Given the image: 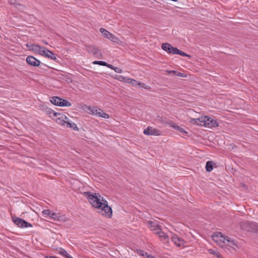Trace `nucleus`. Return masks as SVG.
<instances>
[{"instance_id": "obj_1", "label": "nucleus", "mask_w": 258, "mask_h": 258, "mask_svg": "<svg viewBox=\"0 0 258 258\" xmlns=\"http://www.w3.org/2000/svg\"><path fill=\"white\" fill-rule=\"evenodd\" d=\"M84 195L92 207L100 210L99 211L100 214L108 218L112 217V208L108 205V202L103 197H102L99 194L90 191L84 192Z\"/></svg>"}, {"instance_id": "obj_2", "label": "nucleus", "mask_w": 258, "mask_h": 258, "mask_svg": "<svg viewBox=\"0 0 258 258\" xmlns=\"http://www.w3.org/2000/svg\"><path fill=\"white\" fill-rule=\"evenodd\" d=\"M212 239L221 247L224 246V244L226 242L231 245L235 244L234 240H230L228 237H224L220 232L214 233L212 236Z\"/></svg>"}, {"instance_id": "obj_3", "label": "nucleus", "mask_w": 258, "mask_h": 258, "mask_svg": "<svg viewBox=\"0 0 258 258\" xmlns=\"http://www.w3.org/2000/svg\"><path fill=\"white\" fill-rule=\"evenodd\" d=\"M162 49L168 52V53H172L175 54H179L181 56H187L190 57V56L184 52L182 51L176 47H174L169 43H164L161 46Z\"/></svg>"}, {"instance_id": "obj_4", "label": "nucleus", "mask_w": 258, "mask_h": 258, "mask_svg": "<svg viewBox=\"0 0 258 258\" xmlns=\"http://www.w3.org/2000/svg\"><path fill=\"white\" fill-rule=\"evenodd\" d=\"M149 223L151 224L152 230H154L160 238H163L165 240L168 239V235L161 231L158 225L151 221H149Z\"/></svg>"}, {"instance_id": "obj_5", "label": "nucleus", "mask_w": 258, "mask_h": 258, "mask_svg": "<svg viewBox=\"0 0 258 258\" xmlns=\"http://www.w3.org/2000/svg\"><path fill=\"white\" fill-rule=\"evenodd\" d=\"M12 220L13 222L19 227L26 228L28 227H32V225L30 223L21 218L18 217H12Z\"/></svg>"}, {"instance_id": "obj_6", "label": "nucleus", "mask_w": 258, "mask_h": 258, "mask_svg": "<svg viewBox=\"0 0 258 258\" xmlns=\"http://www.w3.org/2000/svg\"><path fill=\"white\" fill-rule=\"evenodd\" d=\"M50 117L54 120L57 123L62 124L63 121H64L65 119H67L68 117L63 114L60 113H53L52 116Z\"/></svg>"}, {"instance_id": "obj_7", "label": "nucleus", "mask_w": 258, "mask_h": 258, "mask_svg": "<svg viewBox=\"0 0 258 258\" xmlns=\"http://www.w3.org/2000/svg\"><path fill=\"white\" fill-rule=\"evenodd\" d=\"M86 47L89 53L93 54L97 58H100L102 56V53L100 52V50L94 45H86Z\"/></svg>"}, {"instance_id": "obj_8", "label": "nucleus", "mask_w": 258, "mask_h": 258, "mask_svg": "<svg viewBox=\"0 0 258 258\" xmlns=\"http://www.w3.org/2000/svg\"><path fill=\"white\" fill-rule=\"evenodd\" d=\"M144 134L147 136H158L161 135V132L156 128H153L152 127L148 126L145 128L143 132Z\"/></svg>"}, {"instance_id": "obj_9", "label": "nucleus", "mask_w": 258, "mask_h": 258, "mask_svg": "<svg viewBox=\"0 0 258 258\" xmlns=\"http://www.w3.org/2000/svg\"><path fill=\"white\" fill-rule=\"evenodd\" d=\"M27 63L31 66L38 67L40 66L41 62L33 56L29 55L26 57Z\"/></svg>"}, {"instance_id": "obj_10", "label": "nucleus", "mask_w": 258, "mask_h": 258, "mask_svg": "<svg viewBox=\"0 0 258 258\" xmlns=\"http://www.w3.org/2000/svg\"><path fill=\"white\" fill-rule=\"evenodd\" d=\"M253 222H242L240 224V227L245 231L251 232V231H252V227H253Z\"/></svg>"}, {"instance_id": "obj_11", "label": "nucleus", "mask_w": 258, "mask_h": 258, "mask_svg": "<svg viewBox=\"0 0 258 258\" xmlns=\"http://www.w3.org/2000/svg\"><path fill=\"white\" fill-rule=\"evenodd\" d=\"M172 241L177 247L184 246L185 243V241L183 239L179 237L175 234L172 236Z\"/></svg>"}, {"instance_id": "obj_12", "label": "nucleus", "mask_w": 258, "mask_h": 258, "mask_svg": "<svg viewBox=\"0 0 258 258\" xmlns=\"http://www.w3.org/2000/svg\"><path fill=\"white\" fill-rule=\"evenodd\" d=\"M127 80V83L128 84H132L134 86H138L140 88L144 87L145 86V84L142 83L141 82H138V81L134 80L133 79L128 78Z\"/></svg>"}, {"instance_id": "obj_13", "label": "nucleus", "mask_w": 258, "mask_h": 258, "mask_svg": "<svg viewBox=\"0 0 258 258\" xmlns=\"http://www.w3.org/2000/svg\"><path fill=\"white\" fill-rule=\"evenodd\" d=\"M50 217L54 220H56L58 221H66L67 220V218L64 215H58L56 213L53 212L51 213Z\"/></svg>"}, {"instance_id": "obj_14", "label": "nucleus", "mask_w": 258, "mask_h": 258, "mask_svg": "<svg viewBox=\"0 0 258 258\" xmlns=\"http://www.w3.org/2000/svg\"><path fill=\"white\" fill-rule=\"evenodd\" d=\"M204 118H205V117H203V116L198 118H191L190 120V122L196 125L203 126L202 124L203 122V119Z\"/></svg>"}, {"instance_id": "obj_15", "label": "nucleus", "mask_w": 258, "mask_h": 258, "mask_svg": "<svg viewBox=\"0 0 258 258\" xmlns=\"http://www.w3.org/2000/svg\"><path fill=\"white\" fill-rule=\"evenodd\" d=\"M71 105H72L71 103L70 102H69V101H68L66 99H62L61 98H60V97L59 98V103L58 104V106L69 107V106H71Z\"/></svg>"}, {"instance_id": "obj_16", "label": "nucleus", "mask_w": 258, "mask_h": 258, "mask_svg": "<svg viewBox=\"0 0 258 258\" xmlns=\"http://www.w3.org/2000/svg\"><path fill=\"white\" fill-rule=\"evenodd\" d=\"M88 110L90 111L93 114H96L97 115L99 116V114L100 112L101 113L102 112V110L97 108V107L93 106V107H89Z\"/></svg>"}, {"instance_id": "obj_17", "label": "nucleus", "mask_w": 258, "mask_h": 258, "mask_svg": "<svg viewBox=\"0 0 258 258\" xmlns=\"http://www.w3.org/2000/svg\"><path fill=\"white\" fill-rule=\"evenodd\" d=\"M45 53H44V54H43V56H45L46 57L50 58L52 60L56 59V57H55L54 54L50 50L45 48Z\"/></svg>"}, {"instance_id": "obj_18", "label": "nucleus", "mask_w": 258, "mask_h": 258, "mask_svg": "<svg viewBox=\"0 0 258 258\" xmlns=\"http://www.w3.org/2000/svg\"><path fill=\"white\" fill-rule=\"evenodd\" d=\"M166 72L168 74H173L174 75L176 76H179V77H183V78L186 77V76H187V75L185 74L181 73H180L179 72L174 71V70H170V71L167 70V71H166Z\"/></svg>"}, {"instance_id": "obj_19", "label": "nucleus", "mask_w": 258, "mask_h": 258, "mask_svg": "<svg viewBox=\"0 0 258 258\" xmlns=\"http://www.w3.org/2000/svg\"><path fill=\"white\" fill-rule=\"evenodd\" d=\"M108 39L118 44H121L122 43V41L113 34H111Z\"/></svg>"}, {"instance_id": "obj_20", "label": "nucleus", "mask_w": 258, "mask_h": 258, "mask_svg": "<svg viewBox=\"0 0 258 258\" xmlns=\"http://www.w3.org/2000/svg\"><path fill=\"white\" fill-rule=\"evenodd\" d=\"M26 46L29 50L36 52L39 45L34 44H26Z\"/></svg>"}, {"instance_id": "obj_21", "label": "nucleus", "mask_w": 258, "mask_h": 258, "mask_svg": "<svg viewBox=\"0 0 258 258\" xmlns=\"http://www.w3.org/2000/svg\"><path fill=\"white\" fill-rule=\"evenodd\" d=\"M203 117H205V118L203 119V124H202L203 126L209 127V125H210V121L211 120L212 118H211L210 117H209L208 116H203Z\"/></svg>"}, {"instance_id": "obj_22", "label": "nucleus", "mask_w": 258, "mask_h": 258, "mask_svg": "<svg viewBox=\"0 0 258 258\" xmlns=\"http://www.w3.org/2000/svg\"><path fill=\"white\" fill-rule=\"evenodd\" d=\"M213 162L211 161H208L206 163V169L207 172H211L213 169Z\"/></svg>"}, {"instance_id": "obj_23", "label": "nucleus", "mask_w": 258, "mask_h": 258, "mask_svg": "<svg viewBox=\"0 0 258 258\" xmlns=\"http://www.w3.org/2000/svg\"><path fill=\"white\" fill-rule=\"evenodd\" d=\"M170 126H171L172 128H174L176 130L179 131L181 133L187 134V132H185L183 128L180 127L174 122H172L171 123Z\"/></svg>"}, {"instance_id": "obj_24", "label": "nucleus", "mask_w": 258, "mask_h": 258, "mask_svg": "<svg viewBox=\"0 0 258 258\" xmlns=\"http://www.w3.org/2000/svg\"><path fill=\"white\" fill-rule=\"evenodd\" d=\"M100 32L102 34V35L106 38L109 39V36L111 35V33H110L108 30L101 28L100 29Z\"/></svg>"}, {"instance_id": "obj_25", "label": "nucleus", "mask_w": 258, "mask_h": 258, "mask_svg": "<svg viewBox=\"0 0 258 258\" xmlns=\"http://www.w3.org/2000/svg\"><path fill=\"white\" fill-rule=\"evenodd\" d=\"M114 78L118 81L125 82V83H127V80L128 79V78L126 77H124V76H122L121 75H116L114 77Z\"/></svg>"}, {"instance_id": "obj_26", "label": "nucleus", "mask_w": 258, "mask_h": 258, "mask_svg": "<svg viewBox=\"0 0 258 258\" xmlns=\"http://www.w3.org/2000/svg\"><path fill=\"white\" fill-rule=\"evenodd\" d=\"M59 97L57 96L51 97L50 98L49 100L52 104L56 106H58V104L59 103Z\"/></svg>"}, {"instance_id": "obj_27", "label": "nucleus", "mask_w": 258, "mask_h": 258, "mask_svg": "<svg viewBox=\"0 0 258 258\" xmlns=\"http://www.w3.org/2000/svg\"><path fill=\"white\" fill-rule=\"evenodd\" d=\"M9 3L11 5L15 6L16 8H20V7H23V6L20 3H18L17 0H9Z\"/></svg>"}, {"instance_id": "obj_28", "label": "nucleus", "mask_w": 258, "mask_h": 258, "mask_svg": "<svg viewBox=\"0 0 258 258\" xmlns=\"http://www.w3.org/2000/svg\"><path fill=\"white\" fill-rule=\"evenodd\" d=\"M58 252L60 254L62 255L64 257H67L69 255L68 252L62 248H58Z\"/></svg>"}, {"instance_id": "obj_29", "label": "nucleus", "mask_w": 258, "mask_h": 258, "mask_svg": "<svg viewBox=\"0 0 258 258\" xmlns=\"http://www.w3.org/2000/svg\"><path fill=\"white\" fill-rule=\"evenodd\" d=\"M208 252L209 253L215 255L217 256V257H220V253L217 251L216 250L213 249H209L208 250Z\"/></svg>"}, {"instance_id": "obj_30", "label": "nucleus", "mask_w": 258, "mask_h": 258, "mask_svg": "<svg viewBox=\"0 0 258 258\" xmlns=\"http://www.w3.org/2000/svg\"><path fill=\"white\" fill-rule=\"evenodd\" d=\"M218 126V123L217 122V121L216 119H214L212 118L211 120L210 121L209 127H217Z\"/></svg>"}, {"instance_id": "obj_31", "label": "nucleus", "mask_w": 258, "mask_h": 258, "mask_svg": "<svg viewBox=\"0 0 258 258\" xmlns=\"http://www.w3.org/2000/svg\"><path fill=\"white\" fill-rule=\"evenodd\" d=\"M46 48L39 46V47L38 48V50H37L36 52L38 54H39L41 55H42L44 54V53H45V49Z\"/></svg>"}, {"instance_id": "obj_32", "label": "nucleus", "mask_w": 258, "mask_h": 258, "mask_svg": "<svg viewBox=\"0 0 258 258\" xmlns=\"http://www.w3.org/2000/svg\"><path fill=\"white\" fill-rule=\"evenodd\" d=\"M44 109L45 110L46 113L47 114L49 115L50 116H52V115L53 114V113H56V112H54L52 109H51L47 107H45Z\"/></svg>"}, {"instance_id": "obj_33", "label": "nucleus", "mask_w": 258, "mask_h": 258, "mask_svg": "<svg viewBox=\"0 0 258 258\" xmlns=\"http://www.w3.org/2000/svg\"><path fill=\"white\" fill-rule=\"evenodd\" d=\"M251 232L258 233V223L253 222Z\"/></svg>"}, {"instance_id": "obj_34", "label": "nucleus", "mask_w": 258, "mask_h": 258, "mask_svg": "<svg viewBox=\"0 0 258 258\" xmlns=\"http://www.w3.org/2000/svg\"><path fill=\"white\" fill-rule=\"evenodd\" d=\"M93 63L94 64H99L100 66H105L106 65L107 62L103 61L95 60L93 62Z\"/></svg>"}, {"instance_id": "obj_35", "label": "nucleus", "mask_w": 258, "mask_h": 258, "mask_svg": "<svg viewBox=\"0 0 258 258\" xmlns=\"http://www.w3.org/2000/svg\"><path fill=\"white\" fill-rule=\"evenodd\" d=\"M137 252L138 254L143 256H147L148 257V253L141 249H137Z\"/></svg>"}, {"instance_id": "obj_36", "label": "nucleus", "mask_w": 258, "mask_h": 258, "mask_svg": "<svg viewBox=\"0 0 258 258\" xmlns=\"http://www.w3.org/2000/svg\"><path fill=\"white\" fill-rule=\"evenodd\" d=\"M62 79L66 80L67 82L70 83L72 82V79L68 75H62Z\"/></svg>"}, {"instance_id": "obj_37", "label": "nucleus", "mask_w": 258, "mask_h": 258, "mask_svg": "<svg viewBox=\"0 0 258 258\" xmlns=\"http://www.w3.org/2000/svg\"><path fill=\"white\" fill-rule=\"evenodd\" d=\"M99 117H102L104 118L108 119L109 118V115L105 112H104L103 111L102 112L99 114Z\"/></svg>"}, {"instance_id": "obj_38", "label": "nucleus", "mask_w": 258, "mask_h": 258, "mask_svg": "<svg viewBox=\"0 0 258 258\" xmlns=\"http://www.w3.org/2000/svg\"><path fill=\"white\" fill-rule=\"evenodd\" d=\"M69 127L72 128L74 131H78L79 128L77 125V124L74 122H72L71 124H70V126H69Z\"/></svg>"}, {"instance_id": "obj_39", "label": "nucleus", "mask_w": 258, "mask_h": 258, "mask_svg": "<svg viewBox=\"0 0 258 258\" xmlns=\"http://www.w3.org/2000/svg\"><path fill=\"white\" fill-rule=\"evenodd\" d=\"M42 214L45 216H50L51 211L49 210H44L42 211Z\"/></svg>"}, {"instance_id": "obj_40", "label": "nucleus", "mask_w": 258, "mask_h": 258, "mask_svg": "<svg viewBox=\"0 0 258 258\" xmlns=\"http://www.w3.org/2000/svg\"><path fill=\"white\" fill-rule=\"evenodd\" d=\"M64 121H63V124L62 125H64L65 124H67V126L68 127H69V126H70V124H71L72 122H71L70 120L69 119V118H68L67 119H65V120H64Z\"/></svg>"}, {"instance_id": "obj_41", "label": "nucleus", "mask_w": 258, "mask_h": 258, "mask_svg": "<svg viewBox=\"0 0 258 258\" xmlns=\"http://www.w3.org/2000/svg\"><path fill=\"white\" fill-rule=\"evenodd\" d=\"M114 71L117 73H121L122 72V70L118 67H115Z\"/></svg>"}, {"instance_id": "obj_42", "label": "nucleus", "mask_w": 258, "mask_h": 258, "mask_svg": "<svg viewBox=\"0 0 258 258\" xmlns=\"http://www.w3.org/2000/svg\"><path fill=\"white\" fill-rule=\"evenodd\" d=\"M106 67H107L108 68L114 70V68L115 67H114L113 66H112V64H108L107 63L106 65L105 66Z\"/></svg>"}, {"instance_id": "obj_43", "label": "nucleus", "mask_w": 258, "mask_h": 258, "mask_svg": "<svg viewBox=\"0 0 258 258\" xmlns=\"http://www.w3.org/2000/svg\"><path fill=\"white\" fill-rule=\"evenodd\" d=\"M148 258H155L154 256L151 255H148Z\"/></svg>"}, {"instance_id": "obj_44", "label": "nucleus", "mask_w": 258, "mask_h": 258, "mask_svg": "<svg viewBox=\"0 0 258 258\" xmlns=\"http://www.w3.org/2000/svg\"><path fill=\"white\" fill-rule=\"evenodd\" d=\"M67 258H73V257L69 254L68 256L67 257Z\"/></svg>"}, {"instance_id": "obj_45", "label": "nucleus", "mask_w": 258, "mask_h": 258, "mask_svg": "<svg viewBox=\"0 0 258 258\" xmlns=\"http://www.w3.org/2000/svg\"><path fill=\"white\" fill-rule=\"evenodd\" d=\"M43 42L44 43V44L47 45L48 44V43L45 41H43Z\"/></svg>"}]
</instances>
